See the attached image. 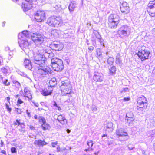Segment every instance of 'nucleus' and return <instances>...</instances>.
<instances>
[{"mask_svg": "<svg viewBox=\"0 0 155 155\" xmlns=\"http://www.w3.org/2000/svg\"><path fill=\"white\" fill-rule=\"evenodd\" d=\"M48 46L44 45L43 46L40 47L34 57L35 63L40 66L42 68L47 60V58L45 55L48 54V56L50 54L49 50H48Z\"/></svg>", "mask_w": 155, "mask_h": 155, "instance_id": "1", "label": "nucleus"}, {"mask_svg": "<svg viewBox=\"0 0 155 155\" xmlns=\"http://www.w3.org/2000/svg\"><path fill=\"white\" fill-rule=\"evenodd\" d=\"M60 86L62 94L64 96L71 94L72 92V89L70 81L66 79L61 81Z\"/></svg>", "mask_w": 155, "mask_h": 155, "instance_id": "2", "label": "nucleus"}, {"mask_svg": "<svg viewBox=\"0 0 155 155\" xmlns=\"http://www.w3.org/2000/svg\"><path fill=\"white\" fill-rule=\"evenodd\" d=\"M150 51L147 50L145 46H142L137 53V55L139 58L142 61H143L148 60L150 57Z\"/></svg>", "mask_w": 155, "mask_h": 155, "instance_id": "3", "label": "nucleus"}, {"mask_svg": "<svg viewBox=\"0 0 155 155\" xmlns=\"http://www.w3.org/2000/svg\"><path fill=\"white\" fill-rule=\"evenodd\" d=\"M119 22V18L118 15L115 14H111L108 18V27L111 29L116 28L118 25Z\"/></svg>", "mask_w": 155, "mask_h": 155, "instance_id": "4", "label": "nucleus"}, {"mask_svg": "<svg viewBox=\"0 0 155 155\" xmlns=\"http://www.w3.org/2000/svg\"><path fill=\"white\" fill-rule=\"evenodd\" d=\"M148 106V101L146 97L143 95L137 99L136 108L137 110H143L146 109Z\"/></svg>", "mask_w": 155, "mask_h": 155, "instance_id": "5", "label": "nucleus"}, {"mask_svg": "<svg viewBox=\"0 0 155 155\" xmlns=\"http://www.w3.org/2000/svg\"><path fill=\"white\" fill-rule=\"evenodd\" d=\"M51 67L53 70L57 71H61L64 68V65L62 60L57 58L51 60Z\"/></svg>", "mask_w": 155, "mask_h": 155, "instance_id": "6", "label": "nucleus"}, {"mask_svg": "<svg viewBox=\"0 0 155 155\" xmlns=\"http://www.w3.org/2000/svg\"><path fill=\"white\" fill-rule=\"evenodd\" d=\"M61 22V20L59 17L52 16L48 18L46 23L49 26L54 28L58 27Z\"/></svg>", "mask_w": 155, "mask_h": 155, "instance_id": "7", "label": "nucleus"}, {"mask_svg": "<svg viewBox=\"0 0 155 155\" xmlns=\"http://www.w3.org/2000/svg\"><path fill=\"white\" fill-rule=\"evenodd\" d=\"M34 19L38 22L44 21L46 19V14L45 11L42 10L37 11L34 14Z\"/></svg>", "mask_w": 155, "mask_h": 155, "instance_id": "8", "label": "nucleus"}, {"mask_svg": "<svg viewBox=\"0 0 155 155\" xmlns=\"http://www.w3.org/2000/svg\"><path fill=\"white\" fill-rule=\"evenodd\" d=\"M147 12L149 15L152 17H155V0L150 1L147 8Z\"/></svg>", "mask_w": 155, "mask_h": 155, "instance_id": "9", "label": "nucleus"}, {"mask_svg": "<svg viewBox=\"0 0 155 155\" xmlns=\"http://www.w3.org/2000/svg\"><path fill=\"white\" fill-rule=\"evenodd\" d=\"M32 40L36 45H40L44 41V38L41 34L33 33L31 35Z\"/></svg>", "mask_w": 155, "mask_h": 155, "instance_id": "10", "label": "nucleus"}, {"mask_svg": "<svg viewBox=\"0 0 155 155\" xmlns=\"http://www.w3.org/2000/svg\"><path fill=\"white\" fill-rule=\"evenodd\" d=\"M51 48L56 51H61L64 48V45L62 43L59 41H54L49 45Z\"/></svg>", "mask_w": 155, "mask_h": 155, "instance_id": "11", "label": "nucleus"}, {"mask_svg": "<svg viewBox=\"0 0 155 155\" xmlns=\"http://www.w3.org/2000/svg\"><path fill=\"white\" fill-rule=\"evenodd\" d=\"M120 9L122 13L124 14H127L130 12V9L129 4L125 1L120 3Z\"/></svg>", "mask_w": 155, "mask_h": 155, "instance_id": "12", "label": "nucleus"}, {"mask_svg": "<svg viewBox=\"0 0 155 155\" xmlns=\"http://www.w3.org/2000/svg\"><path fill=\"white\" fill-rule=\"evenodd\" d=\"M53 91L52 86H49L42 89L41 91V94L43 96H46L51 95Z\"/></svg>", "mask_w": 155, "mask_h": 155, "instance_id": "13", "label": "nucleus"}, {"mask_svg": "<svg viewBox=\"0 0 155 155\" xmlns=\"http://www.w3.org/2000/svg\"><path fill=\"white\" fill-rule=\"evenodd\" d=\"M104 75L101 72H95L94 73V75L93 77V79L96 82H101L104 79Z\"/></svg>", "mask_w": 155, "mask_h": 155, "instance_id": "14", "label": "nucleus"}, {"mask_svg": "<svg viewBox=\"0 0 155 155\" xmlns=\"http://www.w3.org/2000/svg\"><path fill=\"white\" fill-rule=\"evenodd\" d=\"M24 94L23 97L24 98V100H26V99L28 101H30L32 98V95L30 91L26 88H25L24 89Z\"/></svg>", "mask_w": 155, "mask_h": 155, "instance_id": "15", "label": "nucleus"}, {"mask_svg": "<svg viewBox=\"0 0 155 155\" xmlns=\"http://www.w3.org/2000/svg\"><path fill=\"white\" fill-rule=\"evenodd\" d=\"M116 134L117 136L119 137L128 136L127 133L121 128L117 130L116 131Z\"/></svg>", "mask_w": 155, "mask_h": 155, "instance_id": "16", "label": "nucleus"}, {"mask_svg": "<svg viewBox=\"0 0 155 155\" xmlns=\"http://www.w3.org/2000/svg\"><path fill=\"white\" fill-rule=\"evenodd\" d=\"M134 115L132 113L128 112L126 115V119L127 122L129 123H130L133 122L134 120Z\"/></svg>", "mask_w": 155, "mask_h": 155, "instance_id": "17", "label": "nucleus"}, {"mask_svg": "<svg viewBox=\"0 0 155 155\" xmlns=\"http://www.w3.org/2000/svg\"><path fill=\"white\" fill-rule=\"evenodd\" d=\"M57 119L59 123L63 125L65 124L67 122V120L62 115L60 114L58 115V116Z\"/></svg>", "mask_w": 155, "mask_h": 155, "instance_id": "18", "label": "nucleus"}, {"mask_svg": "<svg viewBox=\"0 0 155 155\" xmlns=\"http://www.w3.org/2000/svg\"><path fill=\"white\" fill-rule=\"evenodd\" d=\"M21 6L22 9L24 11H27L29 10L32 7L31 4L24 3H22Z\"/></svg>", "mask_w": 155, "mask_h": 155, "instance_id": "19", "label": "nucleus"}, {"mask_svg": "<svg viewBox=\"0 0 155 155\" xmlns=\"http://www.w3.org/2000/svg\"><path fill=\"white\" fill-rule=\"evenodd\" d=\"M127 29L125 28H124V29H121L118 31L119 36L122 38L127 36Z\"/></svg>", "mask_w": 155, "mask_h": 155, "instance_id": "20", "label": "nucleus"}, {"mask_svg": "<svg viewBox=\"0 0 155 155\" xmlns=\"http://www.w3.org/2000/svg\"><path fill=\"white\" fill-rule=\"evenodd\" d=\"M34 144L35 145L43 146L46 145L48 143L46 142L44 140H35L34 142Z\"/></svg>", "mask_w": 155, "mask_h": 155, "instance_id": "21", "label": "nucleus"}, {"mask_svg": "<svg viewBox=\"0 0 155 155\" xmlns=\"http://www.w3.org/2000/svg\"><path fill=\"white\" fill-rule=\"evenodd\" d=\"M48 71L45 69L39 68L37 71V73L40 75H45L48 74Z\"/></svg>", "mask_w": 155, "mask_h": 155, "instance_id": "22", "label": "nucleus"}, {"mask_svg": "<svg viewBox=\"0 0 155 155\" xmlns=\"http://www.w3.org/2000/svg\"><path fill=\"white\" fill-rule=\"evenodd\" d=\"M93 142L92 140H88L87 142V144L88 146V147L87 149H86L84 150L85 151L87 152L88 151L91 150H92V147L93 146Z\"/></svg>", "mask_w": 155, "mask_h": 155, "instance_id": "23", "label": "nucleus"}, {"mask_svg": "<svg viewBox=\"0 0 155 155\" xmlns=\"http://www.w3.org/2000/svg\"><path fill=\"white\" fill-rule=\"evenodd\" d=\"M34 118L35 119H38L39 123L42 122L43 123L46 122L45 118L42 116L38 117L37 115H35L34 116Z\"/></svg>", "mask_w": 155, "mask_h": 155, "instance_id": "24", "label": "nucleus"}, {"mask_svg": "<svg viewBox=\"0 0 155 155\" xmlns=\"http://www.w3.org/2000/svg\"><path fill=\"white\" fill-rule=\"evenodd\" d=\"M41 127L42 128V129L44 131H45L47 130H49L51 127L50 125L48 123H46V122H45L43 123L41 126Z\"/></svg>", "mask_w": 155, "mask_h": 155, "instance_id": "25", "label": "nucleus"}, {"mask_svg": "<svg viewBox=\"0 0 155 155\" xmlns=\"http://www.w3.org/2000/svg\"><path fill=\"white\" fill-rule=\"evenodd\" d=\"M24 64L25 67L29 68L31 66V64L30 61L28 59H25L24 61Z\"/></svg>", "mask_w": 155, "mask_h": 155, "instance_id": "26", "label": "nucleus"}, {"mask_svg": "<svg viewBox=\"0 0 155 155\" xmlns=\"http://www.w3.org/2000/svg\"><path fill=\"white\" fill-rule=\"evenodd\" d=\"M20 95L18 94L15 96V98H18V100L17 101V105L18 106H19L21 104H23L24 103V101L20 98Z\"/></svg>", "mask_w": 155, "mask_h": 155, "instance_id": "27", "label": "nucleus"}, {"mask_svg": "<svg viewBox=\"0 0 155 155\" xmlns=\"http://www.w3.org/2000/svg\"><path fill=\"white\" fill-rule=\"evenodd\" d=\"M60 34L59 31L56 29H53L51 31V34L54 37L58 36Z\"/></svg>", "mask_w": 155, "mask_h": 155, "instance_id": "28", "label": "nucleus"}, {"mask_svg": "<svg viewBox=\"0 0 155 155\" xmlns=\"http://www.w3.org/2000/svg\"><path fill=\"white\" fill-rule=\"evenodd\" d=\"M109 74L110 75L115 74L116 73V68L115 66H112L109 69Z\"/></svg>", "mask_w": 155, "mask_h": 155, "instance_id": "29", "label": "nucleus"}, {"mask_svg": "<svg viewBox=\"0 0 155 155\" xmlns=\"http://www.w3.org/2000/svg\"><path fill=\"white\" fill-rule=\"evenodd\" d=\"M8 67L2 68L0 70V71L4 74H6L8 72Z\"/></svg>", "mask_w": 155, "mask_h": 155, "instance_id": "30", "label": "nucleus"}, {"mask_svg": "<svg viewBox=\"0 0 155 155\" xmlns=\"http://www.w3.org/2000/svg\"><path fill=\"white\" fill-rule=\"evenodd\" d=\"M75 8V4L72 2H71L68 7L69 10L70 11H73L74 10Z\"/></svg>", "mask_w": 155, "mask_h": 155, "instance_id": "31", "label": "nucleus"}, {"mask_svg": "<svg viewBox=\"0 0 155 155\" xmlns=\"http://www.w3.org/2000/svg\"><path fill=\"white\" fill-rule=\"evenodd\" d=\"M19 41H18V42L20 46L24 47L26 45H27L28 43L27 41H23V42H22V41H21V39H19Z\"/></svg>", "mask_w": 155, "mask_h": 155, "instance_id": "32", "label": "nucleus"}, {"mask_svg": "<svg viewBox=\"0 0 155 155\" xmlns=\"http://www.w3.org/2000/svg\"><path fill=\"white\" fill-rule=\"evenodd\" d=\"M13 83L14 85V86L17 87H19L21 86V84L19 82L17 81H13Z\"/></svg>", "mask_w": 155, "mask_h": 155, "instance_id": "33", "label": "nucleus"}, {"mask_svg": "<svg viewBox=\"0 0 155 155\" xmlns=\"http://www.w3.org/2000/svg\"><path fill=\"white\" fill-rule=\"evenodd\" d=\"M8 80L7 79H5L3 81V83L5 86H8L10 85V82H7Z\"/></svg>", "mask_w": 155, "mask_h": 155, "instance_id": "34", "label": "nucleus"}, {"mask_svg": "<svg viewBox=\"0 0 155 155\" xmlns=\"http://www.w3.org/2000/svg\"><path fill=\"white\" fill-rule=\"evenodd\" d=\"M121 62V59L119 57V56H117L116 57V62L117 64H120Z\"/></svg>", "mask_w": 155, "mask_h": 155, "instance_id": "35", "label": "nucleus"}, {"mask_svg": "<svg viewBox=\"0 0 155 155\" xmlns=\"http://www.w3.org/2000/svg\"><path fill=\"white\" fill-rule=\"evenodd\" d=\"M113 126L112 124L111 123H108L107 124L106 128L107 129H111L112 128Z\"/></svg>", "mask_w": 155, "mask_h": 155, "instance_id": "36", "label": "nucleus"}, {"mask_svg": "<svg viewBox=\"0 0 155 155\" xmlns=\"http://www.w3.org/2000/svg\"><path fill=\"white\" fill-rule=\"evenodd\" d=\"M5 106L7 110V111L9 113H10L12 110V108L11 107H10L7 104H5Z\"/></svg>", "mask_w": 155, "mask_h": 155, "instance_id": "37", "label": "nucleus"}, {"mask_svg": "<svg viewBox=\"0 0 155 155\" xmlns=\"http://www.w3.org/2000/svg\"><path fill=\"white\" fill-rule=\"evenodd\" d=\"M11 152L12 153H16V148L15 147H12L11 149Z\"/></svg>", "mask_w": 155, "mask_h": 155, "instance_id": "38", "label": "nucleus"}, {"mask_svg": "<svg viewBox=\"0 0 155 155\" xmlns=\"http://www.w3.org/2000/svg\"><path fill=\"white\" fill-rule=\"evenodd\" d=\"M54 104H53V106H54L58 108V110H61V107L58 106L57 104L55 101L54 102Z\"/></svg>", "mask_w": 155, "mask_h": 155, "instance_id": "39", "label": "nucleus"}, {"mask_svg": "<svg viewBox=\"0 0 155 155\" xmlns=\"http://www.w3.org/2000/svg\"><path fill=\"white\" fill-rule=\"evenodd\" d=\"M58 142L56 141L55 142H52L51 143V145L53 147H56V146Z\"/></svg>", "mask_w": 155, "mask_h": 155, "instance_id": "40", "label": "nucleus"}, {"mask_svg": "<svg viewBox=\"0 0 155 155\" xmlns=\"http://www.w3.org/2000/svg\"><path fill=\"white\" fill-rule=\"evenodd\" d=\"M129 91V88L128 87H126L123 89V90L121 92H125L126 91Z\"/></svg>", "mask_w": 155, "mask_h": 155, "instance_id": "41", "label": "nucleus"}, {"mask_svg": "<svg viewBox=\"0 0 155 155\" xmlns=\"http://www.w3.org/2000/svg\"><path fill=\"white\" fill-rule=\"evenodd\" d=\"M16 111L17 112L18 114H21V110L18 108H16Z\"/></svg>", "mask_w": 155, "mask_h": 155, "instance_id": "42", "label": "nucleus"}, {"mask_svg": "<svg viewBox=\"0 0 155 155\" xmlns=\"http://www.w3.org/2000/svg\"><path fill=\"white\" fill-rule=\"evenodd\" d=\"M20 120L16 119V122L18 123V126H19V125L22 124V123H20Z\"/></svg>", "mask_w": 155, "mask_h": 155, "instance_id": "43", "label": "nucleus"}, {"mask_svg": "<svg viewBox=\"0 0 155 155\" xmlns=\"http://www.w3.org/2000/svg\"><path fill=\"white\" fill-rule=\"evenodd\" d=\"M88 50L91 51H93L94 49V47L93 46H90L88 47Z\"/></svg>", "mask_w": 155, "mask_h": 155, "instance_id": "44", "label": "nucleus"}, {"mask_svg": "<svg viewBox=\"0 0 155 155\" xmlns=\"http://www.w3.org/2000/svg\"><path fill=\"white\" fill-rule=\"evenodd\" d=\"M130 98L129 97H124V98L123 100L124 101H129L130 100Z\"/></svg>", "mask_w": 155, "mask_h": 155, "instance_id": "45", "label": "nucleus"}, {"mask_svg": "<svg viewBox=\"0 0 155 155\" xmlns=\"http://www.w3.org/2000/svg\"><path fill=\"white\" fill-rule=\"evenodd\" d=\"M57 151L58 152H61L62 151V150L61 149L60 147H58L57 148Z\"/></svg>", "mask_w": 155, "mask_h": 155, "instance_id": "46", "label": "nucleus"}, {"mask_svg": "<svg viewBox=\"0 0 155 155\" xmlns=\"http://www.w3.org/2000/svg\"><path fill=\"white\" fill-rule=\"evenodd\" d=\"M1 153L4 154L5 155H6V153L5 150H2L1 151Z\"/></svg>", "mask_w": 155, "mask_h": 155, "instance_id": "47", "label": "nucleus"}, {"mask_svg": "<svg viewBox=\"0 0 155 155\" xmlns=\"http://www.w3.org/2000/svg\"><path fill=\"white\" fill-rule=\"evenodd\" d=\"M110 59H112L111 58H110L108 59L107 62L108 64H112L113 63V61H111V62H110Z\"/></svg>", "mask_w": 155, "mask_h": 155, "instance_id": "48", "label": "nucleus"}, {"mask_svg": "<svg viewBox=\"0 0 155 155\" xmlns=\"http://www.w3.org/2000/svg\"><path fill=\"white\" fill-rule=\"evenodd\" d=\"M6 99L7 100V101L10 104V98L9 97H7L6 98Z\"/></svg>", "mask_w": 155, "mask_h": 155, "instance_id": "49", "label": "nucleus"}, {"mask_svg": "<svg viewBox=\"0 0 155 155\" xmlns=\"http://www.w3.org/2000/svg\"><path fill=\"white\" fill-rule=\"evenodd\" d=\"M43 153V151L42 150L41 151H38L37 152V155H39Z\"/></svg>", "mask_w": 155, "mask_h": 155, "instance_id": "50", "label": "nucleus"}, {"mask_svg": "<svg viewBox=\"0 0 155 155\" xmlns=\"http://www.w3.org/2000/svg\"><path fill=\"white\" fill-rule=\"evenodd\" d=\"M29 127L32 130H34L35 129V127L32 125H31Z\"/></svg>", "mask_w": 155, "mask_h": 155, "instance_id": "51", "label": "nucleus"}, {"mask_svg": "<svg viewBox=\"0 0 155 155\" xmlns=\"http://www.w3.org/2000/svg\"><path fill=\"white\" fill-rule=\"evenodd\" d=\"M5 25V22H3L2 23V26L3 27H4Z\"/></svg>", "mask_w": 155, "mask_h": 155, "instance_id": "52", "label": "nucleus"}, {"mask_svg": "<svg viewBox=\"0 0 155 155\" xmlns=\"http://www.w3.org/2000/svg\"><path fill=\"white\" fill-rule=\"evenodd\" d=\"M26 1L28 2H32L34 0H25Z\"/></svg>", "mask_w": 155, "mask_h": 155, "instance_id": "53", "label": "nucleus"}, {"mask_svg": "<svg viewBox=\"0 0 155 155\" xmlns=\"http://www.w3.org/2000/svg\"><path fill=\"white\" fill-rule=\"evenodd\" d=\"M107 134H103L102 136V137H107Z\"/></svg>", "mask_w": 155, "mask_h": 155, "instance_id": "54", "label": "nucleus"}, {"mask_svg": "<svg viewBox=\"0 0 155 155\" xmlns=\"http://www.w3.org/2000/svg\"><path fill=\"white\" fill-rule=\"evenodd\" d=\"M3 142L2 141V140H1V146H2L3 145Z\"/></svg>", "mask_w": 155, "mask_h": 155, "instance_id": "55", "label": "nucleus"}, {"mask_svg": "<svg viewBox=\"0 0 155 155\" xmlns=\"http://www.w3.org/2000/svg\"><path fill=\"white\" fill-rule=\"evenodd\" d=\"M66 131H67V133H69L70 132V131H71L69 129H67V130Z\"/></svg>", "mask_w": 155, "mask_h": 155, "instance_id": "56", "label": "nucleus"}, {"mask_svg": "<svg viewBox=\"0 0 155 155\" xmlns=\"http://www.w3.org/2000/svg\"><path fill=\"white\" fill-rule=\"evenodd\" d=\"M13 124L14 126H16L17 125H18V124H17V122H14V123H13Z\"/></svg>", "mask_w": 155, "mask_h": 155, "instance_id": "57", "label": "nucleus"}, {"mask_svg": "<svg viewBox=\"0 0 155 155\" xmlns=\"http://www.w3.org/2000/svg\"><path fill=\"white\" fill-rule=\"evenodd\" d=\"M0 78L2 80L3 79V77H2V75H0Z\"/></svg>", "mask_w": 155, "mask_h": 155, "instance_id": "58", "label": "nucleus"}, {"mask_svg": "<svg viewBox=\"0 0 155 155\" xmlns=\"http://www.w3.org/2000/svg\"><path fill=\"white\" fill-rule=\"evenodd\" d=\"M49 155H54V154H49Z\"/></svg>", "mask_w": 155, "mask_h": 155, "instance_id": "59", "label": "nucleus"}, {"mask_svg": "<svg viewBox=\"0 0 155 155\" xmlns=\"http://www.w3.org/2000/svg\"><path fill=\"white\" fill-rule=\"evenodd\" d=\"M24 32H25V31H23V34H24Z\"/></svg>", "mask_w": 155, "mask_h": 155, "instance_id": "60", "label": "nucleus"}]
</instances>
